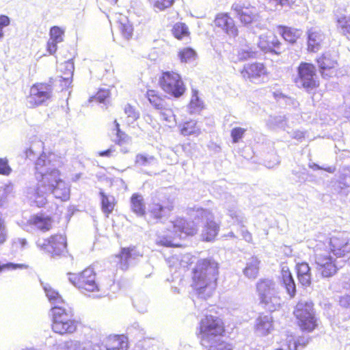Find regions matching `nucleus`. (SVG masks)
<instances>
[{"label": "nucleus", "instance_id": "obj_1", "mask_svg": "<svg viewBox=\"0 0 350 350\" xmlns=\"http://www.w3.org/2000/svg\"><path fill=\"white\" fill-rule=\"evenodd\" d=\"M218 263L211 258L199 260L193 269V286L199 298L210 297L217 286Z\"/></svg>", "mask_w": 350, "mask_h": 350}, {"label": "nucleus", "instance_id": "obj_2", "mask_svg": "<svg viewBox=\"0 0 350 350\" xmlns=\"http://www.w3.org/2000/svg\"><path fill=\"white\" fill-rule=\"evenodd\" d=\"M224 327L222 320L213 315H206L200 323L201 345L206 350H232L223 340Z\"/></svg>", "mask_w": 350, "mask_h": 350}, {"label": "nucleus", "instance_id": "obj_3", "mask_svg": "<svg viewBox=\"0 0 350 350\" xmlns=\"http://www.w3.org/2000/svg\"><path fill=\"white\" fill-rule=\"evenodd\" d=\"M168 233L161 237L157 240V243L165 247H180L181 245L177 241V239H185L187 236H191L196 233L197 227L193 220H174L170 221Z\"/></svg>", "mask_w": 350, "mask_h": 350}, {"label": "nucleus", "instance_id": "obj_4", "mask_svg": "<svg viewBox=\"0 0 350 350\" xmlns=\"http://www.w3.org/2000/svg\"><path fill=\"white\" fill-rule=\"evenodd\" d=\"M296 71L294 82L297 88L308 93H315L321 85L316 66L310 62H301Z\"/></svg>", "mask_w": 350, "mask_h": 350}, {"label": "nucleus", "instance_id": "obj_5", "mask_svg": "<svg viewBox=\"0 0 350 350\" xmlns=\"http://www.w3.org/2000/svg\"><path fill=\"white\" fill-rule=\"evenodd\" d=\"M256 291L260 303L270 312L280 308L282 299L279 295L276 283L271 279H260L256 283Z\"/></svg>", "mask_w": 350, "mask_h": 350}, {"label": "nucleus", "instance_id": "obj_6", "mask_svg": "<svg viewBox=\"0 0 350 350\" xmlns=\"http://www.w3.org/2000/svg\"><path fill=\"white\" fill-rule=\"evenodd\" d=\"M53 315L52 329L61 335L72 334L77 327V321L72 319L73 313L70 308L64 306H53L51 309Z\"/></svg>", "mask_w": 350, "mask_h": 350}, {"label": "nucleus", "instance_id": "obj_7", "mask_svg": "<svg viewBox=\"0 0 350 350\" xmlns=\"http://www.w3.org/2000/svg\"><path fill=\"white\" fill-rule=\"evenodd\" d=\"M293 313L301 329L312 332L317 327V319L312 301L301 299L297 304Z\"/></svg>", "mask_w": 350, "mask_h": 350}, {"label": "nucleus", "instance_id": "obj_8", "mask_svg": "<svg viewBox=\"0 0 350 350\" xmlns=\"http://www.w3.org/2000/svg\"><path fill=\"white\" fill-rule=\"evenodd\" d=\"M162 90L167 94L178 98L185 92V86L180 75L174 71H164L159 79Z\"/></svg>", "mask_w": 350, "mask_h": 350}, {"label": "nucleus", "instance_id": "obj_9", "mask_svg": "<svg viewBox=\"0 0 350 350\" xmlns=\"http://www.w3.org/2000/svg\"><path fill=\"white\" fill-rule=\"evenodd\" d=\"M68 275L70 282L81 292L99 291L98 284L96 282V274L92 268H87L78 274L69 273Z\"/></svg>", "mask_w": 350, "mask_h": 350}, {"label": "nucleus", "instance_id": "obj_10", "mask_svg": "<svg viewBox=\"0 0 350 350\" xmlns=\"http://www.w3.org/2000/svg\"><path fill=\"white\" fill-rule=\"evenodd\" d=\"M52 87L48 83H36L29 89L27 96L29 107H37L49 100L52 96Z\"/></svg>", "mask_w": 350, "mask_h": 350}, {"label": "nucleus", "instance_id": "obj_11", "mask_svg": "<svg viewBox=\"0 0 350 350\" xmlns=\"http://www.w3.org/2000/svg\"><path fill=\"white\" fill-rule=\"evenodd\" d=\"M338 263L336 258H334L328 251L315 254L317 270L323 278H329L336 274L339 269Z\"/></svg>", "mask_w": 350, "mask_h": 350}, {"label": "nucleus", "instance_id": "obj_12", "mask_svg": "<svg viewBox=\"0 0 350 350\" xmlns=\"http://www.w3.org/2000/svg\"><path fill=\"white\" fill-rule=\"evenodd\" d=\"M37 245L51 256H64L67 252L66 239L62 234L53 235L49 239H44L42 242L39 240Z\"/></svg>", "mask_w": 350, "mask_h": 350}, {"label": "nucleus", "instance_id": "obj_13", "mask_svg": "<svg viewBox=\"0 0 350 350\" xmlns=\"http://www.w3.org/2000/svg\"><path fill=\"white\" fill-rule=\"evenodd\" d=\"M258 47L265 53L280 55L283 52V44L278 35L272 31L258 37Z\"/></svg>", "mask_w": 350, "mask_h": 350}, {"label": "nucleus", "instance_id": "obj_14", "mask_svg": "<svg viewBox=\"0 0 350 350\" xmlns=\"http://www.w3.org/2000/svg\"><path fill=\"white\" fill-rule=\"evenodd\" d=\"M330 253L336 258L344 257L350 252V233L340 232L329 239Z\"/></svg>", "mask_w": 350, "mask_h": 350}, {"label": "nucleus", "instance_id": "obj_15", "mask_svg": "<svg viewBox=\"0 0 350 350\" xmlns=\"http://www.w3.org/2000/svg\"><path fill=\"white\" fill-rule=\"evenodd\" d=\"M240 73L245 81L255 83L267 77L269 72L264 63L254 62L245 64L240 70Z\"/></svg>", "mask_w": 350, "mask_h": 350}, {"label": "nucleus", "instance_id": "obj_16", "mask_svg": "<svg viewBox=\"0 0 350 350\" xmlns=\"http://www.w3.org/2000/svg\"><path fill=\"white\" fill-rule=\"evenodd\" d=\"M321 75L324 79H330L337 76L339 64L331 55L323 53L316 59Z\"/></svg>", "mask_w": 350, "mask_h": 350}, {"label": "nucleus", "instance_id": "obj_17", "mask_svg": "<svg viewBox=\"0 0 350 350\" xmlns=\"http://www.w3.org/2000/svg\"><path fill=\"white\" fill-rule=\"evenodd\" d=\"M231 10L243 26L251 25L256 22L258 18L256 8L250 4L245 6L241 3L235 2L232 5Z\"/></svg>", "mask_w": 350, "mask_h": 350}, {"label": "nucleus", "instance_id": "obj_18", "mask_svg": "<svg viewBox=\"0 0 350 350\" xmlns=\"http://www.w3.org/2000/svg\"><path fill=\"white\" fill-rule=\"evenodd\" d=\"M142 256V252L135 245L121 247L119 254L117 255L120 269L127 270L130 266L135 265Z\"/></svg>", "mask_w": 350, "mask_h": 350}, {"label": "nucleus", "instance_id": "obj_19", "mask_svg": "<svg viewBox=\"0 0 350 350\" xmlns=\"http://www.w3.org/2000/svg\"><path fill=\"white\" fill-rule=\"evenodd\" d=\"M214 25L223 30L230 37L236 38L239 34L238 28L228 13L217 14L214 20Z\"/></svg>", "mask_w": 350, "mask_h": 350}, {"label": "nucleus", "instance_id": "obj_20", "mask_svg": "<svg viewBox=\"0 0 350 350\" xmlns=\"http://www.w3.org/2000/svg\"><path fill=\"white\" fill-rule=\"evenodd\" d=\"M36 179L40 185L44 186L50 191L62 180L60 171L57 169H52L44 172V173H40V176H36Z\"/></svg>", "mask_w": 350, "mask_h": 350}, {"label": "nucleus", "instance_id": "obj_21", "mask_svg": "<svg viewBox=\"0 0 350 350\" xmlns=\"http://www.w3.org/2000/svg\"><path fill=\"white\" fill-rule=\"evenodd\" d=\"M145 96L154 109L160 111L167 109L166 96L159 90L148 88Z\"/></svg>", "mask_w": 350, "mask_h": 350}, {"label": "nucleus", "instance_id": "obj_22", "mask_svg": "<svg viewBox=\"0 0 350 350\" xmlns=\"http://www.w3.org/2000/svg\"><path fill=\"white\" fill-rule=\"evenodd\" d=\"M18 224L25 231L34 232L37 230L45 232L52 228L53 220H20Z\"/></svg>", "mask_w": 350, "mask_h": 350}, {"label": "nucleus", "instance_id": "obj_23", "mask_svg": "<svg viewBox=\"0 0 350 350\" xmlns=\"http://www.w3.org/2000/svg\"><path fill=\"white\" fill-rule=\"evenodd\" d=\"M273 330V317L270 314H260L256 319L255 332L258 335L267 336Z\"/></svg>", "mask_w": 350, "mask_h": 350}, {"label": "nucleus", "instance_id": "obj_24", "mask_svg": "<svg viewBox=\"0 0 350 350\" xmlns=\"http://www.w3.org/2000/svg\"><path fill=\"white\" fill-rule=\"evenodd\" d=\"M280 278L287 293L291 297L296 294V284L289 267L285 263L281 265Z\"/></svg>", "mask_w": 350, "mask_h": 350}, {"label": "nucleus", "instance_id": "obj_25", "mask_svg": "<svg viewBox=\"0 0 350 350\" xmlns=\"http://www.w3.org/2000/svg\"><path fill=\"white\" fill-rule=\"evenodd\" d=\"M102 345L106 350H127V338L123 335H110L106 337Z\"/></svg>", "mask_w": 350, "mask_h": 350}, {"label": "nucleus", "instance_id": "obj_26", "mask_svg": "<svg viewBox=\"0 0 350 350\" xmlns=\"http://www.w3.org/2000/svg\"><path fill=\"white\" fill-rule=\"evenodd\" d=\"M276 29L278 33L284 41L291 44H295L302 34V31L300 29L286 25H278Z\"/></svg>", "mask_w": 350, "mask_h": 350}, {"label": "nucleus", "instance_id": "obj_27", "mask_svg": "<svg viewBox=\"0 0 350 350\" xmlns=\"http://www.w3.org/2000/svg\"><path fill=\"white\" fill-rule=\"evenodd\" d=\"M308 50L310 52L318 51L324 39V34L320 29L311 28L308 31Z\"/></svg>", "mask_w": 350, "mask_h": 350}, {"label": "nucleus", "instance_id": "obj_28", "mask_svg": "<svg viewBox=\"0 0 350 350\" xmlns=\"http://www.w3.org/2000/svg\"><path fill=\"white\" fill-rule=\"evenodd\" d=\"M297 275L299 283L303 287H308L311 284L310 267L306 262L298 263L296 265Z\"/></svg>", "mask_w": 350, "mask_h": 350}, {"label": "nucleus", "instance_id": "obj_29", "mask_svg": "<svg viewBox=\"0 0 350 350\" xmlns=\"http://www.w3.org/2000/svg\"><path fill=\"white\" fill-rule=\"evenodd\" d=\"M260 262V260L256 256L249 258L243 271L244 275L248 279H256L258 275Z\"/></svg>", "mask_w": 350, "mask_h": 350}, {"label": "nucleus", "instance_id": "obj_30", "mask_svg": "<svg viewBox=\"0 0 350 350\" xmlns=\"http://www.w3.org/2000/svg\"><path fill=\"white\" fill-rule=\"evenodd\" d=\"M131 211L137 216L142 217L146 213V205L143 196L139 193L132 194L131 199Z\"/></svg>", "mask_w": 350, "mask_h": 350}, {"label": "nucleus", "instance_id": "obj_31", "mask_svg": "<svg viewBox=\"0 0 350 350\" xmlns=\"http://www.w3.org/2000/svg\"><path fill=\"white\" fill-rule=\"evenodd\" d=\"M172 36L178 40L190 38L191 33L188 26L183 22H177L171 29Z\"/></svg>", "mask_w": 350, "mask_h": 350}, {"label": "nucleus", "instance_id": "obj_32", "mask_svg": "<svg viewBox=\"0 0 350 350\" xmlns=\"http://www.w3.org/2000/svg\"><path fill=\"white\" fill-rule=\"evenodd\" d=\"M99 195L100 196L101 210L106 217H109L115 208L116 201L113 197L110 198L103 191L99 192Z\"/></svg>", "mask_w": 350, "mask_h": 350}, {"label": "nucleus", "instance_id": "obj_33", "mask_svg": "<svg viewBox=\"0 0 350 350\" xmlns=\"http://www.w3.org/2000/svg\"><path fill=\"white\" fill-rule=\"evenodd\" d=\"M256 52L250 44L247 43L245 41L240 42L237 50V57L239 60L244 61L254 58L256 57Z\"/></svg>", "mask_w": 350, "mask_h": 350}, {"label": "nucleus", "instance_id": "obj_34", "mask_svg": "<svg viewBox=\"0 0 350 350\" xmlns=\"http://www.w3.org/2000/svg\"><path fill=\"white\" fill-rule=\"evenodd\" d=\"M219 228V224L215 220H207L202 232L203 239L206 241L213 240L218 233Z\"/></svg>", "mask_w": 350, "mask_h": 350}, {"label": "nucleus", "instance_id": "obj_35", "mask_svg": "<svg viewBox=\"0 0 350 350\" xmlns=\"http://www.w3.org/2000/svg\"><path fill=\"white\" fill-rule=\"evenodd\" d=\"M42 284L46 296L54 306H62L60 304L64 305V300L57 291L52 288L48 284Z\"/></svg>", "mask_w": 350, "mask_h": 350}, {"label": "nucleus", "instance_id": "obj_36", "mask_svg": "<svg viewBox=\"0 0 350 350\" xmlns=\"http://www.w3.org/2000/svg\"><path fill=\"white\" fill-rule=\"evenodd\" d=\"M57 198L66 201L70 198V188L62 180L51 191Z\"/></svg>", "mask_w": 350, "mask_h": 350}, {"label": "nucleus", "instance_id": "obj_37", "mask_svg": "<svg viewBox=\"0 0 350 350\" xmlns=\"http://www.w3.org/2000/svg\"><path fill=\"white\" fill-rule=\"evenodd\" d=\"M113 125L114 128L112 131L116 137L113 141L116 144L122 146L128 142L129 137L121 130L120 125L118 122L117 120L113 121Z\"/></svg>", "mask_w": 350, "mask_h": 350}, {"label": "nucleus", "instance_id": "obj_38", "mask_svg": "<svg viewBox=\"0 0 350 350\" xmlns=\"http://www.w3.org/2000/svg\"><path fill=\"white\" fill-rule=\"evenodd\" d=\"M178 57L181 62L188 63L196 59L197 53L191 47H184L178 51Z\"/></svg>", "mask_w": 350, "mask_h": 350}, {"label": "nucleus", "instance_id": "obj_39", "mask_svg": "<svg viewBox=\"0 0 350 350\" xmlns=\"http://www.w3.org/2000/svg\"><path fill=\"white\" fill-rule=\"evenodd\" d=\"M74 62L72 59L66 61L62 64L61 72L63 75L61 77L66 81H70L74 72Z\"/></svg>", "mask_w": 350, "mask_h": 350}, {"label": "nucleus", "instance_id": "obj_40", "mask_svg": "<svg viewBox=\"0 0 350 350\" xmlns=\"http://www.w3.org/2000/svg\"><path fill=\"white\" fill-rule=\"evenodd\" d=\"M118 29L125 38L129 39L132 37L133 28L126 18L118 21Z\"/></svg>", "mask_w": 350, "mask_h": 350}, {"label": "nucleus", "instance_id": "obj_41", "mask_svg": "<svg viewBox=\"0 0 350 350\" xmlns=\"http://www.w3.org/2000/svg\"><path fill=\"white\" fill-rule=\"evenodd\" d=\"M154 157L151 155L139 153L137 154L134 160V165L137 167H146L150 165L154 161Z\"/></svg>", "mask_w": 350, "mask_h": 350}, {"label": "nucleus", "instance_id": "obj_42", "mask_svg": "<svg viewBox=\"0 0 350 350\" xmlns=\"http://www.w3.org/2000/svg\"><path fill=\"white\" fill-rule=\"evenodd\" d=\"M152 8L157 11H164L171 8L175 0H147Z\"/></svg>", "mask_w": 350, "mask_h": 350}, {"label": "nucleus", "instance_id": "obj_43", "mask_svg": "<svg viewBox=\"0 0 350 350\" xmlns=\"http://www.w3.org/2000/svg\"><path fill=\"white\" fill-rule=\"evenodd\" d=\"M336 28L342 33L350 25V14L340 15L336 17Z\"/></svg>", "mask_w": 350, "mask_h": 350}, {"label": "nucleus", "instance_id": "obj_44", "mask_svg": "<svg viewBox=\"0 0 350 350\" xmlns=\"http://www.w3.org/2000/svg\"><path fill=\"white\" fill-rule=\"evenodd\" d=\"M180 132L183 135H190L196 132V123L193 121H187L180 126Z\"/></svg>", "mask_w": 350, "mask_h": 350}, {"label": "nucleus", "instance_id": "obj_45", "mask_svg": "<svg viewBox=\"0 0 350 350\" xmlns=\"http://www.w3.org/2000/svg\"><path fill=\"white\" fill-rule=\"evenodd\" d=\"M50 161L47 158L45 153L41 154L36 161V176H39L40 173H44L43 172L44 167L49 164Z\"/></svg>", "mask_w": 350, "mask_h": 350}, {"label": "nucleus", "instance_id": "obj_46", "mask_svg": "<svg viewBox=\"0 0 350 350\" xmlns=\"http://www.w3.org/2000/svg\"><path fill=\"white\" fill-rule=\"evenodd\" d=\"M50 39L62 42L64 40V30L58 26H53L49 31Z\"/></svg>", "mask_w": 350, "mask_h": 350}, {"label": "nucleus", "instance_id": "obj_47", "mask_svg": "<svg viewBox=\"0 0 350 350\" xmlns=\"http://www.w3.org/2000/svg\"><path fill=\"white\" fill-rule=\"evenodd\" d=\"M62 350H88L86 347L77 340H68L64 342Z\"/></svg>", "mask_w": 350, "mask_h": 350}, {"label": "nucleus", "instance_id": "obj_48", "mask_svg": "<svg viewBox=\"0 0 350 350\" xmlns=\"http://www.w3.org/2000/svg\"><path fill=\"white\" fill-rule=\"evenodd\" d=\"M133 306L141 313L147 311L148 299L146 297H135L133 300Z\"/></svg>", "mask_w": 350, "mask_h": 350}, {"label": "nucleus", "instance_id": "obj_49", "mask_svg": "<svg viewBox=\"0 0 350 350\" xmlns=\"http://www.w3.org/2000/svg\"><path fill=\"white\" fill-rule=\"evenodd\" d=\"M28 245V243L25 239L14 238L12 243V249L14 252L21 251L25 249Z\"/></svg>", "mask_w": 350, "mask_h": 350}, {"label": "nucleus", "instance_id": "obj_50", "mask_svg": "<svg viewBox=\"0 0 350 350\" xmlns=\"http://www.w3.org/2000/svg\"><path fill=\"white\" fill-rule=\"evenodd\" d=\"M247 129L241 127H234L231 130L230 136L233 143H238L244 136Z\"/></svg>", "mask_w": 350, "mask_h": 350}, {"label": "nucleus", "instance_id": "obj_51", "mask_svg": "<svg viewBox=\"0 0 350 350\" xmlns=\"http://www.w3.org/2000/svg\"><path fill=\"white\" fill-rule=\"evenodd\" d=\"M108 96L109 92L107 90H100L90 98V100L101 103H104Z\"/></svg>", "mask_w": 350, "mask_h": 350}, {"label": "nucleus", "instance_id": "obj_52", "mask_svg": "<svg viewBox=\"0 0 350 350\" xmlns=\"http://www.w3.org/2000/svg\"><path fill=\"white\" fill-rule=\"evenodd\" d=\"M124 111L129 118H131L134 120L138 119L139 117V111L136 109L135 107L132 106L130 104H127L125 106Z\"/></svg>", "mask_w": 350, "mask_h": 350}, {"label": "nucleus", "instance_id": "obj_53", "mask_svg": "<svg viewBox=\"0 0 350 350\" xmlns=\"http://www.w3.org/2000/svg\"><path fill=\"white\" fill-rule=\"evenodd\" d=\"M12 172V169L8 165V161L5 158H0V174L8 176Z\"/></svg>", "mask_w": 350, "mask_h": 350}, {"label": "nucleus", "instance_id": "obj_54", "mask_svg": "<svg viewBox=\"0 0 350 350\" xmlns=\"http://www.w3.org/2000/svg\"><path fill=\"white\" fill-rule=\"evenodd\" d=\"M10 18L5 15L0 16V38L3 36V27L10 25Z\"/></svg>", "mask_w": 350, "mask_h": 350}, {"label": "nucleus", "instance_id": "obj_55", "mask_svg": "<svg viewBox=\"0 0 350 350\" xmlns=\"http://www.w3.org/2000/svg\"><path fill=\"white\" fill-rule=\"evenodd\" d=\"M57 42H55L54 40L49 38V41L46 44V50L51 54L53 55L55 53L57 49Z\"/></svg>", "mask_w": 350, "mask_h": 350}, {"label": "nucleus", "instance_id": "obj_56", "mask_svg": "<svg viewBox=\"0 0 350 350\" xmlns=\"http://www.w3.org/2000/svg\"><path fill=\"white\" fill-rule=\"evenodd\" d=\"M339 304L343 308H350V295L341 296L339 299Z\"/></svg>", "mask_w": 350, "mask_h": 350}, {"label": "nucleus", "instance_id": "obj_57", "mask_svg": "<svg viewBox=\"0 0 350 350\" xmlns=\"http://www.w3.org/2000/svg\"><path fill=\"white\" fill-rule=\"evenodd\" d=\"M7 239V230L3 220H0V243H3Z\"/></svg>", "mask_w": 350, "mask_h": 350}, {"label": "nucleus", "instance_id": "obj_58", "mask_svg": "<svg viewBox=\"0 0 350 350\" xmlns=\"http://www.w3.org/2000/svg\"><path fill=\"white\" fill-rule=\"evenodd\" d=\"M295 340L297 345L298 348H304L309 342V338L305 336H300L298 337Z\"/></svg>", "mask_w": 350, "mask_h": 350}, {"label": "nucleus", "instance_id": "obj_59", "mask_svg": "<svg viewBox=\"0 0 350 350\" xmlns=\"http://www.w3.org/2000/svg\"><path fill=\"white\" fill-rule=\"evenodd\" d=\"M295 340V339L291 338L286 341L288 350H298V347Z\"/></svg>", "mask_w": 350, "mask_h": 350}, {"label": "nucleus", "instance_id": "obj_60", "mask_svg": "<svg viewBox=\"0 0 350 350\" xmlns=\"http://www.w3.org/2000/svg\"><path fill=\"white\" fill-rule=\"evenodd\" d=\"M112 149L109 148L107 150H102L98 152V155L99 157H109L111 156Z\"/></svg>", "mask_w": 350, "mask_h": 350}, {"label": "nucleus", "instance_id": "obj_61", "mask_svg": "<svg viewBox=\"0 0 350 350\" xmlns=\"http://www.w3.org/2000/svg\"><path fill=\"white\" fill-rule=\"evenodd\" d=\"M270 1L274 2L276 5L281 6L290 5L291 0H269Z\"/></svg>", "mask_w": 350, "mask_h": 350}, {"label": "nucleus", "instance_id": "obj_62", "mask_svg": "<svg viewBox=\"0 0 350 350\" xmlns=\"http://www.w3.org/2000/svg\"><path fill=\"white\" fill-rule=\"evenodd\" d=\"M34 154H35V153L31 148H27L24 151V157L25 159L30 158V157L34 156Z\"/></svg>", "mask_w": 350, "mask_h": 350}, {"label": "nucleus", "instance_id": "obj_63", "mask_svg": "<svg viewBox=\"0 0 350 350\" xmlns=\"http://www.w3.org/2000/svg\"><path fill=\"white\" fill-rule=\"evenodd\" d=\"M323 170L329 172V173H334L336 171V167L335 166H328L327 167H323Z\"/></svg>", "mask_w": 350, "mask_h": 350}, {"label": "nucleus", "instance_id": "obj_64", "mask_svg": "<svg viewBox=\"0 0 350 350\" xmlns=\"http://www.w3.org/2000/svg\"><path fill=\"white\" fill-rule=\"evenodd\" d=\"M341 34H342L348 40H350V25Z\"/></svg>", "mask_w": 350, "mask_h": 350}]
</instances>
